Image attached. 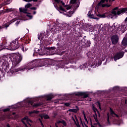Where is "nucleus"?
Wrapping results in <instances>:
<instances>
[{
  "label": "nucleus",
  "mask_w": 127,
  "mask_h": 127,
  "mask_svg": "<svg viewBox=\"0 0 127 127\" xmlns=\"http://www.w3.org/2000/svg\"><path fill=\"white\" fill-rule=\"evenodd\" d=\"M6 60H7V58L6 56L0 58V65H1L3 68L2 70L8 67V63Z\"/></svg>",
  "instance_id": "nucleus-7"
},
{
  "label": "nucleus",
  "mask_w": 127,
  "mask_h": 127,
  "mask_svg": "<svg viewBox=\"0 0 127 127\" xmlns=\"http://www.w3.org/2000/svg\"><path fill=\"white\" fill-rule=\"evenodd\" d=\"M121 30H122L123 32H125L127 30V26L125 24L121 25Z\"/></svg>",
  "instance_id": "nucleus-23"
},
{
  "label": "nucleus",
  "mask_w": 127,
  "mask_h": 127,
  "mask_svg": "<svg viewBox=\"0 0 127 127\" xmlns=\"http://www.w3.org/2000/svg\"><path fill=\"white\" fill-rule=\"evenodd\" d=\"M73 121H74V123H75L77 127H81L80 126V124H79V123H78V122L76 123L74 119H73Z\"/></svg>",
  "instance_id": "nucleus-32"
},
{
  "label": "nucleus",
  "mask_w": 127,
  "mask_h": 127,
  "mask_svg": "<svg viewBox=\"0 0 127 127\" xmlns=\"http://www.w3.org/2000/svg\"><path fill=\"white\" fill-rule=\"evenodd\" d=\"M21 49L22 51H27V50H28V48L26 47V46H25V47L22 46L21 47Z\"/></svg>",
  "instance_id": "nucleus-26"
},
{
  "label": "nucleus",
  "mask_w": 127,
  "mask_h": 127,
  "mask_svg": "<svg viewBox=\"0 0 127 127\" xmlns=\"http://www.w3.org/2000/svg\"><path fill=\"white\" fill-rule=\"evenodd\" d=\"M77 0H70V3L71 4H74L73 6V9L69 12V14H73L74 13V12L76 9L77 8V7L79 6L80 4V2H78V3H76V1Z\"/></svg>",
  "instance_id": "nucleus-11"
},
{
  "label": "nucleus",
  "mask_w": 127,
  "mask_h": 127,
  "mask_svg": "<svg viewBox=\"0 0 127 127\" xmlns=\"http://www.w3.org/2000/svg\"><path fill=\"white\" fill-rule=\"evenodd\" d=\"M2 7V5H0V8H1Z\"/></svg>",
  "instance_id": "nucleus-57"
},
{
  "label": "nucleus",
  "mask_w": 127,
  "mask_h": 127,
  "mask_svg": "<svg viewBox=\"0 0 127 127\" xmlns=\"http://www.w3.org/2000/svg\"><path fill=\"white\" fill-rule=\"evenodd\" d=\"M118 9H119L118 7L114 8L112 12V14H114V15H117V14L120 15V14L124 13L125 11H127V8H122L121 9H119L118 11H117Z\"/></svg>",
  "instance_id": "nucleus-8"
},
{
  "label": "nucleus",
  "mask_w": 127,
  "mask_h": 127,
  "mask_svg": "<svg viewBox=\"0 0 127 127\" xmlns=\"http://www.w3.org/2000/svg\"><path fill=\"white\" fill-rule=\"evenodd\" d=\"M111 40L112 44L116 45L119 42V37L117 35H113L111 37Z\"/></svg>",
  "instance_id": "nucleus-16"
},
{
  "label": "nucleus",
  "mask_w": 127,
  "mask_h": 127,
  "mask_svg": "<svg viewBox=\"0 0 127 127\" xmlns=\"http://www.w3.org/2000/svg\"><path fill=\"white\" fill-rule=\"evenodd\" d=\"M109 119H110V116H109V114H108V122H109Z\"/></svg>",
  "instance_id": "nucleus-53"
},
{
  "label": "nucleus",
  "mask_w": 127,
  "mask_h": 127,
  "mask_svg": "<svg viewBox=\"0 0 127 127\" xmlns=\"http://www.w3.org/2000/svg\"><path fill=\"white\" fill-rule=\"evenodd\" d=\"M125 104H127V100H125Z\"/></svg>",
  "instance_id": "nucleus-56"
},
{
  "label": "nucleus",
  "mask_w": 127,
  "mask_h": 127,
  "mask_svg": "<svg viewBox=\"0 0 127 127\" xmlns=\"http://www.w3.org/2000/svg\"><path fill=\"white\" fill-rule=\"evenodd\" d=\"M69 17H71V15H68V16Z\"/></svg>",
  "instance_id": "nucleus-62"
},
{
  "label": "nucleus",
  "mask_w": 127,
  "mask_h": 127,
  "mask_svg": "<svg viewBox=\"0 0 127 127\" xmlns=\"http://www.w3.org/2000/svg\"><path fill=\"white\" fill-rule=\"evenodd\" d=\"M65 106H66V107H69L70 106V103H64Z\"/></svg>",
  "instance_id": "nucleus-41"
},
{
  "label": "nucleus",
  "mask_w": 127,
  "mask_h": 127,
  "mask_svg": "<svg viewBox=\"0 0 127 127\" xmlns=\"http://www.w3.org/2000/svg\"><path fill=\"white\" fill-rule=\"evenodd\" d=\"M72 25H74V22H72Z\"/></svg>",
  "instance_id": "nucleus-61"
},
{
  "label": "nucleus",
  "mask_w": 127,
  "mask_h": 127,
  "mask_svg": "<svg viewBox=\"0 0 127 127\" xmlns=\"http://www.w3.org/2000/svg\"><path fill=\"white\" fill-rule=\"evenodd\" d=\"M64 7H65L66 10H68V9H70L71 7L69 5H66L64 6Z\"/></svg>",
  "instance_id": "nucleus-29"
},
{
  "label": "nucleus",
  "mask_w": 127,
  "mask_h": 127,
  "mask_svg": "<svg viewBox=\"0 0 127 127\" xmlns=\"http://www.w3.org/2000/svg\"><path fill=\"white\" fill-rule=\"evenodd\" d=\"M101 63H100L99 64V65H101Z\"/></svg>",
  "instance_id": "nucleus-64"
},
{
  "label": "nucleus",
  "mask_w": 127,
  "mask_h": 127,
  "mask_svg": "<svg viewBox=\"0 0 127 127\" xmlns=\"http://www.w3.org/2000/svg\"><path fill=\"white\" fill-rule=\"evenodd\" d=\"M39 113V111L34 110L33 111H31L29 112V116L32 117H35V116H36V115H37V114H38Z\"/></svg>",
  "instance_id": "nucleus-20"
},
{
  "label": "nucleus",
  "mask_w": 127,
  "mask_h": 127,
  "mask_svg": "<svg viewBox=\"0 0 127 127\" xmlns=\"http://www.w3.org/2000/svg\"><path fill=\"white\" fill-rule=\"evenodd\" d=\"M65 3L60 0H55V3L54 4V5L55 6V7H59V11H60V10H62V11H65V9L63 8L62 6L61 5H64Z\"/></svg>",
  "instance_id": "nucleus-6"
},
{
  "label": "nucleus",
  "mask_w": 127,
  "mask_h": 127,
  "mask_svg": "<svg viewBox=\"0 0 127 127\" xmlns=\"http://www.w3.org/2000/svg\"><path fill=\"white\" fill-rule=\"evenodd\" d=\"M97 105H98L99 109L101 110V104L100 103V102H97Z\"/></svg>",
  "instance_id": "nucleus-42"
},
{
  "label": "nucleus",
  "mask_w": 127,
  "mask_h": 127,
  "mask_svg": "<svg viewBox=\"0 0 127 127\" xmlns=\"http://www.w3.org/2000/svg\"><path fill=\"white\" fill-rule=\"evenodd\" d=\"M84 119L85 120V121H87V118H86V116L85 115V114H84Z\"/></svg>",
  "instance_id": "nucleus-50"
},
{
  "label": "nucleus",
  "mask_w": 127,
  "mask_h": 127,
  "mask_svg": "<svg viewBox=\"0 0 127 127\" xmlns=\"http://www.w3.org/2000/svg\"><path fill=\"white\" fill-rule=\"evenodd\" d=\"M39 50L37 48H35L33 56H34V55H35V53H39Z\"/></svg>",
  "instance_id": "nucleus-28"
},
{
  "label": "nucleus",
  "mask_w": 127,
  "mask_h": 127,
  "mask_svg": "<svg viewBox=\"0 0 127 127\" xmlns=\"http://www.w3.org/2000/svg\"><path fill=\"white\" fill-rule=\"evenodd\" d=\"M7 127H10V126H9V125L8 124V125H7Z\"/></svg>",
  "instance_id": "nucleus-58"
},
{
  "label": "nucleus",
  "mask_w": 127,
  "mask_h": 127,
  "mask_svg": "<svg viewBox=\"0 0 127 127\" xmlns=\"http://www.w3.org/2000/svg\"><path fill=\"white\" fill-rule=\"evenodd\" d=\"M30 6H31V4H30V3L27 4L25 6V8H29V7H30Z\"/></svg>",
  "instance_id": "nucleus-31"
},
{
  "label": "nucleus",
  "mask_w": 127,
  "mask_h": 127,
  "mask_svg": "<svg viewBox=\"0 0 127 127\" xmlns=\"http://www.w3.org/2000/svg\"><path fill=\"white\" fill-rule=\"evenodd\" d=\"M25 1H28V2H29V1H35V2H36V1H37V0H24Z\"/></svg>",
  "instance_id": "nucleus-36"
},
{
  "label": "nucleus",
  "mask_w": 127,
  "mask_h": 127,
  "mask_svg": "<svg viewBox=\"0 0 127 127\" xmlns=\"http://www.w3.org/2000/svg\"><path fill=\"white\" fill-rule=\"evenodd\" d=\"M92 110L94 111L95 113V115H93V118L96 122V123L92 124L91 123V127H103L102 125H101L99 123V121H98V118H100V113L99 111H98V109L94 106V105H92Z\"/></svg>",
  "instance_id": "nucleus-3"
},
{
  "label": "nucleus",
  "mask_w": 127,
  "mask_h": 127,
  "mask_svg": "<svg viewBox=\"0 0 127 127\" xmlns=\"http://www.w3.org/2000/svg\"><path fill=\"white\" fill-rule=\"evenodd\" d=\"M97 15V16H99V17H103V18L106 17V15L105 14H98Z\"/></svg>",
  "instance_id": "nucleus-30"
},
{
  "label": "nucleus",
  "mask_w": 127,
  "mask_h": 127,
  "mask_svg": "<svg viewBox=\"0 0 127 127\" xmlns=\"http://www.w3.org/2000/svg\"><path fill=\"white\" fill-rule=\"evenodd\" d=\"M33 14H36V11H34L33 12Z\"/></svg>",
  "instance_id": "nucleus-55"
},
{
  "label": "nucleus",
  "mask_w": 127,
  "mask_h": 127,
  "mask_svg": "<svg viewBox=\"0 0 127 127\" xmlns=\"http://www.w3.org/2000/svg\"><path fill=\"white\" fill-rule=\"evenodd\" d=\"M24 121H26V122H30V123H32V121L29 120L28 117H26L24 118L23 119L21 120V122L23 123V124H24V125H25V126L26 127H28V126H27V125L25 124V122Z\"/></svg>",
  "instance_id": "nucleus-19"
},
{
  "label": "nucleus",
  "mask_w": 127,
  "mask_h": 127,
  "mask_svg": "<svg viewBox=\"0 0 127 127\" xmlns=\"http://www.w3.org/2000/svg\"><path fill=\"white\" fill-rule=\"evenodd\" d=\"M96 15H97V14H93V11L92 10L89 11L88 12V13L87 14V16H88L89 18H92L93 19H97V17H96Z\"/></svg>",
  "instance_id": "nucleus-17"
},
{
  "label": "nucleus",
  "mask_w": 127,
  "mask_h": 127,
  "mask_svg": "<svg viewBox=\"0 0 127 127\" xmlns=\"http://www.w3.org/2000/svg\"><path fill=\"white\" fill-rule=\"evenodd\" d=\"M11 108H6L4 109L3 111V112H8V111H11Z\"/></svg>",
  "instance_id": "nucleus-34"
},
{
  "label": "nucleus",
  "mask_w": 127,
  "mask_h": 127,
  "mask_svg": "<svg viewBox=\"0 0 127 127\" xmlns=\"http://www.w3.org/2000/svg\"><path fill=\"white\" fill-rule=\"evenodd\" d=\"M1 75H4V74H3V70L2 69H0V77L1 76Z\"/></svg>",
  "instance_id": "nucleus-35"
},
{
  "label": "nucleus",
  "mask_w": 127,
  "mask_h": 127,
  "mask_svg": "<svg viewBox=\"0 0 127 127\" xmlns=\"http://www.w3.org/2000/svg\"><path fill=\"white\" fill-rule=\"evenodd\" d=\"M37 64V67H42V66H45L48 64V61L44 59H39L35 61Z\"/></svg>",
  "instance_id": "nucleus-10"
},
{
  "label": "nucleus",
  "mask_w": 127,
  "mask_h": 127,
  "mask_svg": "<svg viewBox=\"0 0 127 127\" xmlns=\"http://www.w3.org/2000/svg\"><path fill=\"white\" fill-rule=\"evenodd\" d=\"M45 38V35L44 33H41L38 37V39L40 40V43L42 45H44L46 43V39Z\"/></svg>",
  "instance_id": "nucleus-14"
},
{
  "label": "nucleus",
  "mask_w": 127,
  "mask_h": 127,
  "mask_svg": "<svg viewBox=\"0 0 127 127\" xmlns=\"http://www.w3.org/2000/svg\"><path fill=\"white\" fill-rule=\"evenodd\" d=\"M31 9H33L34 10H35L36 9V7H32L31 8Z\"/></svg>",
  "instance_id": "nucleus-48"
},
{
  "label": "nucleus",
  "mask_w": 127,
  "mask_h": 127,
  "mask_svg": "<svg viewBox=\"0 0 127 127\" xmlns=\"http://www.w3.org/2000/svg\"><path fill=\"white\" fill-rule=\"evenodd\" d=\"M94 65H95V64H90L89 67H93Z\"/></svg>",
  "instance_id": "nucleus-45"
},
{
  "label": "nucleus",
  "mask_w": 127,
  "mask_h": 127,
  "mask_svg": "<svg viewBox=\"0 0 127 127\" xmlns=\"http://www.w3.org/2000/svg\"><path fill=\"white\" fill-rule=\"evenodd\" d=\"M9 58L12 62V66L16 67L21 62L22 56L20 54H11Z\"/></svg>",
  "instance_id": "nucleus-2"
},
{
  "label": "nucleus",
  "mask_w": 127,
  "mask_h": 127,
  "mask_svg": "<svg viewBox=\"0 0 127 127\" xmlns=\"http://www.w3.org/2000/svg\"><path fill=\"white\" fill-rule=\"evenodd\" d=\"M116 28V26H115V25H113L112 26V28Z\"/></svg>",
  "instance_id": "nucleus-54"
},
{
  "label": "nucleus",
  "mask_w": 127,
  "mask_h": 127,
  "mask_svg": "<svg viewBox=\"0 0 127 127\" xmlns=\"http://www.w3.org/2000/svg\"><path fill=\"white\" fill-rule=\"evenodd\" d=\"M110 112L111 117H113V118H116V119H118V120L116 121V123L117 125H119L121 124V115L115 112V111H114V110H113L112 108H110Z\"/></svg>",
  "instance_id": "nucleus-9"
},
{
  "label": "nucleus",
  "mask_w": 127,
  "mask_h": 127,
  "mask_svg": "<svg viewBox=\"0 0 127 127\" xmlns=\"http://www.w3.org/2000/svg\"><path fill=\"white\" fill-rule=\"evenodd\" d=\"M118 89H119V87H114L113 88V90H118Z\"/></svg>",
  "instance_id": "nucleus-46"
},
{
  "label": "nucleus",
  "mask_w": 127,
  "mask_h": 127,
  "mask_svg": "<svg viewBox=\"0 0 127 127\" xmlns=\"http://www.w3.org/2000/svg\"><path fill=\"white\" fill-rule=\"evenodd\" d=\"M24 41H25V43L26 44H28V43H29V39L28 38V37H25L24 38Z\"/></svg>",
  "instance_id": "nucleus-24"
},
{
  "label": "nucleus",
  "mask_w": 127,
  "mask_h": 127,
  "mask_svg": "<svg viewBox=\"0 0 127 127\" xmlns=\"http://www.w3.org/2000/svg\"><path fill=\"white\" fill-rule=\"evenodd\" d=\"M12 115H15V113H12Z\"/></svg>",
  "instance_id": "nucleus-60"
},
{
  "label": "nucleus",
  "mask_w": 127,
  "mask_h": 127,
  "mask_svg": "<svg viewBox=\"0 0 127 127\" xmlns=\"http://www.w3.org/2000/svg\"><path fill=\"white\" fill-rule=\"evenodd\" d=\"M19 22H20V20H17V22L15 23V25L17 26V25L19 24Z\"/></svg>",
  "instance_id": "nucleus-37"
},
{
  "label": "nucleus",
  "mask_w": 127,
  "mask_h": 127,
  "mask_svg": "<svg viewBox=\"0 0 127 127\" xmlns=\"http://www.w3.org/2000/svg\"><path fill=\"white\" fill-rule=\"evenodd\" d=\"M34 67H38V65H37L35 61H33L25 65L24 67H20L17 69L12 68H11V73L12 74H15V73L18 72V71H28L33 69Z\"/></svg>",
  "instance_id": "nucleus-1"
},
{
  "label": "nucleus",
  "mask_w": 127,
  "mask_h": 127,
  "mask_svg": "<svg viewBox=\"0 0 127 127\" xmlns=\"http://www.w3.org/2000/svg\"><path fill=\"white\" fill-rule=\"evenodd\" d=\"M86 65H87V64H82V65H81L80 66L81 69H85V68H86Z\"/></svg>",
  "instance_id": "nucleus-33"
},
{
  "label": "nucleus",
  "mask_w": 127,
  "mask_h": 127,
  "mask_svg": "<svg viewBox=\"0 0 127 127\" xmlns=\"http://www.w3.org/2000/svg\"><path fill=\"white\" fill-rule=\"evenodd\" d=\"M125 21H127V17L125 19Z\"/></svg>",
  "instance_id": "nucleus-59"
},
{
  "label": "nucleus",
  "mask_w": 127,
  "mask_h": 127,
  "mask_svg": "<svg viewBox=\"0 0 127 127\" xmlns=\"http://www.w3.org/2000/svg\"><path fill=\"white\" fill-rule=\"evenodd\" d=\"M124 55L125 53L124 52H120L116 53L114 57V61L116 62L117 60H119V59H121V58H123Z\"/></svg>",
  "instance_id": "nucleus-13"
},
{
  "label": "nucleus",
  "mask_w": 127,
  "mask_h": 127,
  "mask_svg": "<svg viewBox=\"0 0 127 127\" xmlns=\"http://www.w3.org/2000/svg\"><path fill=\"white\" fill-rule=\"evenodd\" d=\"M8 26H9V25H7V24L5 25V28H7V27H8Z\"/></svg>",
  "instance_id": "nucleus-49"
},
{
  "label": "nucleus",
  "mask_w": 127,
  "mask_h": 127,
  "mask_svg": "<svg viewBox=\"0 0 127 127\" xmlns=\"http://www.w3.org/2000/svg\"><path fill=\"white\" fill-rule=\"evenodd\" d=\"M39 121L41 123V125L42 127H44V125H43V123H42V121L40 119H39Z\"/></svg>",
  "instance_id": "nucleus-43"
},
{
  "label": "nucleus",
  "mask_w": 127,
  "mask_h": 127,
  "mask_svg": "<svg viewBox=\"0 0 127 127\" xmlns=\"http://www.w3.org/2000/svg\"><path fill=\"white\" fill-rule=\"evenodd\" d=\"M115 0H109L110 3L113 2V1H115Z\"/></svg>",
  "instance_id": "nucleus-47"
},
{
  "label": "nucleus",
  "mask_w": 127,
  "mask_h": 127,
  "mask_svg": "<svg viewBox=\"0 0 127 127\" xmlns=\"http://www.w3.org/2000/svg\"><path fill=\"white\" fill-rule=\"evenodd\" d=\"M68 112H71L72 113H77L78 110L76 109H72L68 110Z\"/></svg>",
  "instance_id": "nucleus-27"
},
{
  "label": "nucleus",
  "mask_w": 127,
  "mask_h": 127,
  "mask_svg": "<svg viewBox=\"0 0 127 127\" xmlns=\"http://www.w3.org/2000/svg\"><path fill=\"white\" fill-rule=\"evenodd\" d=\"M76 96H83L84 98H88L89 94L87 92H77Z\"/></svg>",
  "instance_id": "nucleus-18"
},
{
  "label": "nucleus",
  "mask_w": 127,
  "mask_h": 127,
  "mask_svg": "<svg viewBox=\"0 0 127 127\" xmlns=\"http://www.w3.org/2000/svg\"><path fill=\"white\" fill-rule=\"evenodd\" d=\"M20 12H23V13H27V9L24 8H19Z\"/></svg>",
  "instance_id": "nucleus-22"
},
{
  "label": "nucleus",
  "mask_w": 127,
  "mask_h": 127,
  "mask_svg": "<svg viewBox=\"0 0 127 127\" xmlns=\"http://www.w3.org/2000/svg\"><path fill=\"white\" fill-rule=\"evenodd\" d=\"M16 20H17V18H15L11 21V22H14V21H16Z\"/></svg>",
  "instance_id": "nucleus-44"
},
{
  "label": "nucleus",
  "mask_w": 127,
  "mask_h": 127,
  "mask_svg": "<svg viewBox=\"0 0 127 127\" xmlns=\"http://www.w3.org/2000/svg\"><path fill=\"white\" fill-rule=\"evenodd\" d=\"M56 127H66L67 123L64 121H59L55 124Z\"/></svg>",
  "instance_id": "nucleus-15"
},
{
  "label": "nucleus",
  "mask_w": 127,
  "mask_h": 127,
  "mask_svg": "<svg viewBox=\"0 0 127 127\" xmlns=\"http://www.w3.org/2000/svg\"><path fill=\"white\" fill-rule=\"evenodd\" d=\"M67 26V27H69L70 26V24H65Z\"/></svg>",
  "instance_id": "nucleus-51"
},
{
  "label": "nucleus",
  "mask_w": 127,
  "mask_h": 127,
  "mask_svg": "<svg viewBox=\"0 0 127 127\" xmlns=\"http://www.w3.org/2000/svg\"><path fill=\"white\" fill-rule=\"evenodd\" d=\"M19 43H18V39H16L8 45V47L10 48V50H16L19 47Z\"/></svg>",
  "instance_id": "nucleus-5"
},
{
  "label": "nucleus",
  "mask_w": 127,
  "mask_h": 127,
  "mask_svg": "<svg viewBox=\"0 0 127 127\" xmlns=\"http://www.w3.org/2000/svg\"><path fill=\"white\" fill-rule=\"evenodd\" d=\"M109 0H101L98 3V6H101L102 7H110L111 6L110 4H108Z\"/></svg>",
  "instance_id": "nucleus-12"
},
{
  "label": "nucleus",
  "mask_w": 127,
  "mask_h": 127,
  "mask_svg": "<svg viewBox=\"0 0 127 127\" xmlns=\"http://www.w3.org/2000/svg\"><path fill=\"white\" fill-rule=\"evenodd\" d=\"M59 26H60V27H63V24H60V25Z\"/></svg>",
  "instance_id": "nucleus-52"
},
{
  "label": "nucleus",
  "mask_w": 127,
  "mask_h": 127,
  "mask_svg": "<svg viewBox=\"0 0 127 127\" xmlns=\"http://www.w3.org/2000/svg\"><path fill=\"white\" fill-rule=\"evenodd\" d=\"M10 11H12V8H9V9H6V12H9Z\"/></svg>",
  "instance_id": "nucleus-38"
},
{
  "label": "nucleus",
  "mask_w": 127,
  "mask_h": 127,
  "mask_svg": "<svg viewBox=\"0 0 127 127\" xmlns=\"http://www.w3.org/2000/svg\"><path fill=\"white\" fill-rule=\"evenodd\" d=\"M40 117L41 119H45V120H46L47 119H49V116L48 115L46 114H41L40 115Z\"/></svg>",
  "instance_id": "nucleus-21"
},
{
  "label": "nucleus",
  "mask_w": 127,
  "mask_h": 127,
  "mask_svg": "<svg viewBox=\"0 0 127 127\" xmlns=\"http://www.w3.org/2000/svg\"><path fill=\"white\" fill-rule=\"evenodd\" d=\"M85 127H88V126L87 125H85Z\"/></svg>",
  "instance_id": "nucleus-63"
},
{
  "label": "nucleus",
  "mask_w": 127,
  "mask_h": 127,
  "mask_svg": "<svg viewBox=\"0 0 127 127\" xmlns=\"http://www.w3.org/2000/svg\"><path fill=\"white\" fill-rule=\"evenodd\" d=\"M53 98V96H52V95H47V101H50Z\"/></svg>",
  "instance_id": "nucleus-25"
},
{
  "label": "nucleus",
  "mask_w": 127,
  "mask_h": 127,
  "mask_svg": "<svg viewBox=\"0 0 127 127\" xmlns=\"http://www.w3.org/2000/svg\"><path fill=\"white\" fill-rule=\"evenodd\" d=\"M3 49V46L2 45H0V51H1Z\"/></svg>",
  "instance_id": "nucleus-40"
},
{
  "label": "nucleus",
  "mask_w": 127,
  "mask_h": 127,
  "mask_svg": "<svg viewBox=\"0 0 127 127\" xmlns=\"http://www.w3.org/2000/svg\"><path fill=\"white\" fill-rule=\"evenodd\" d=\"M27 16H28V17H29L30 19H31V18H32V16L30 14H27Z\"/></svg>",
  "instance_id": "nucleus-39"
},
{
  "label": "nucleus",
  "mask_w": 127,
  "mask_h": 127,
  "mask_svg": "<svg viewBox=\"0 0 127 127\" xmlns=\"http://www.w3.org/2000/svg\"><path fill=\"white\" fill-rule=\"evenodd\" d=\"M23 104H24L25 105L23 107H34V108H37L40 106L43 105V103L41 102L40 103H34L33 102V100L30 98H27L24 101Z\"/></svg>",
  "instance_id": "nucleus-4"
}]
</instances>
